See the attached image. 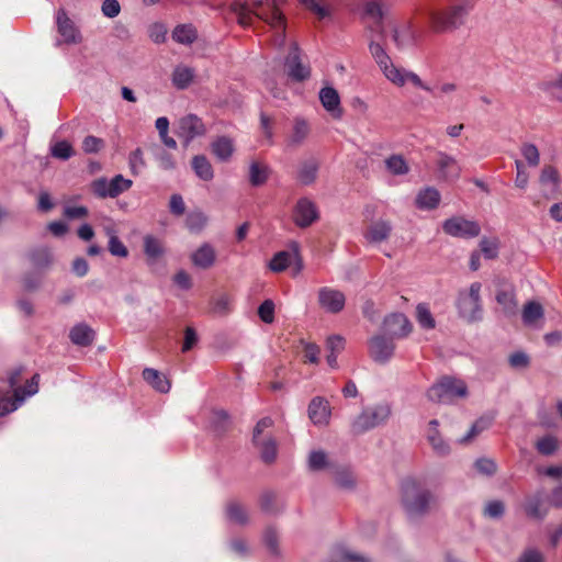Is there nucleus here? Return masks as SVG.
Here are the masks:
<instances>
[{"instance_id":"nucleus-1","label":"nucleus","mask_w":562,"mask_h":562,"mask_svg":"<svg viewBox=\"0 0 562 562\" xmlns=\"http://www.w3.org/2000/svg\"><path fill=\"white\" fill-rule=\"evenodd\" d=\"M474 0H454L446 7L429 13L430 27L435 33H451L467 23L474 9Z\"/></svg>"},{"instance_id":"nucleus-2","label":"nucleus","mask_w":562,"mask_h":562,"mask_svg":"<svg viewBox=\"0 0 562 562\" xmlns=\"http://www.w3.org/2000/svg\"><path fill=\"white\" fill-rule=\"evenodd\" d=\"M431 498V493L415 480L407 479L402 483V503L409 517L427 513Z\"/></svg>"},{"instance_id":"nucleus-3","label":"nucleus","mask_w":562,"mask_h":562,"mask_svg":"<svg viewBox=\"0 0 562 562\" xmlns=\"http://www.w3.org/2000/svg\"><path fill=\"white\" fill-rule=\"evenodd\" d=\"M480 282H473L469 290H461L458 294L456 306L459 316L469 323L477 322L482 318Z\"/></svg>"},{"instance_id":"nucleus-4","label":"nucleus","mask_w":562,"mask_h":562,"mask_svg":"<svg viewBox=\"0 0 562 562\" xmlns=\"http://www.w3.org/2000/svg\"><path fill=\"white\" fill-rule=\"evenodd\" d=\"M467 395V384L461 380L450 376H443L427 391L429 401L443 404L452 403L454 398L465 397Z\"/></svg>"},{"instance_id":"nucleus-5","label":"nucleus","mask_w":562,"mask_h":562,"mask_svg":"<svg viewBox=\"0 0 562 562\" xmlns=\"http://www.w3.org/2000/svg\"><path fill=\"white\" fill-rule=\"evenodd\" d=\"M391 406L386 403L366 407L352 422L351 430L356 435L363 434L387 422Z\"/></svg>"},{"instance_id":"nucleus-6","label":"nucleus","mask_w":562,"mask_h":562,"mask_svg":"<svg viewBox=\"0 0 562 562\" xmlns=\"http://www.w3.org/2000/svg\"><path fill=\"white\" fill-rule=\"evenodd\" d=\"M375 40H371L369 43V50L372 55L373 59L382 70L383 75L394 85L396 86H404V80L401 77V68H397L392 63L390 56L385 52V48L381 42H384L385 37L383 40H380L378 36Z\"/></svg>"},{"instance_id":"nucleus-7","label":"nucleus","mask_w":562,"mask_h":562,"mask_svg":"<svg viewBox=\"0 0 562 562\" xmlns=\"http://www.w3.org/2000/svg\"><path fill=\"white\" fill-rule=\"evenodd\" d=\"M133 184V181L124 178L122 175H116L111 180L102 177L95 179L91 183L93 194L101 199L116 198L123 192L127 191Z\"/></svg>"},{"instance_id":"nucleus-8","label":"nucleus","mask_w":562,"mask_h":562,"mask_svg":"<svg viewBox=\"0 0 562 562\" xmlns=\"http://www.w3.org/2000/svg\"><path fill=\"white\" fill-rule=\"evenodd\" d=\"M442 231L451 237L470 239L480 235L481 226L476 221L452 216L442 223Z\"/></svg>"},{"instance_id":"nucleus-9","label":"nucleus","mask_w":562,"mask_h":562,"mask_svg":"<svg viewBox=\"0 0 562 562\" xmlns=\"http://www.w3.org/2000/svg\"><path fill=\"white\" fill-rule=\"evenodd\" d=\"M370 357L378 363H386L394 355V339L387 335H375L369 340Z\"/></svg>"},{"instance_id":"nucleus-10","label":"nucleus","mask_w":562,"mask_h":562,"mask_svg":"<svg viewBox=\"0 0 562 562\" xmlns=\"http://www.w3.org/2000/svg\"><path fill=\"white\" fill-rule=\"evenodd\" d=\"M56 25L63 43L68 45L81 43L82 36L79 29L64 9H59L56 13Z\"/></svg>"},{"instance_id":"nucleus-11","label":"nucleus","mask_w":562,"mask_h":562,"mask_svg":"<svg viewBox=\"0 0 562 562\" xmlns=\"http://www.w3.org/2000/svg\"><path fill=\"white\" fill-rule=\"evenodd\" d=\"M286 74L294 81H304L310 78L311 69L302 64L300 59V48L296 43L291 45L289 55L285 58Z\"/></svg>"},{"instance_id":"nucleus-12","label":"nucleus","mask_w":562,"mask_h":562,"mask_svg":"<svg viewBox=\"0 0 562 562\" xmlns=\"http://www.w3.org/2000/svg\"><path fill=\"white\" fill-rule=\"evenodd\" d=\"M346 303L345 294L334 288L324 286L318 290V304L327 313H339Z\"/></svg>"},{"instance_id":"nucleus-13","label":"nucleus","mask_w":562,"mask_h":562,"mask_svg":"<svg viewBox=\"0 0 562 562\" xmlns=\"http://www.w3.org/2000/svg\"><path fill=\"white\" fill-rule=\"evenodd\" d=\"M383 331L389 337L404 338L412 331V324L402 313H393L384 318Z\"/></svg>"},{"instance_id":"nucleus-14","label":"nucleus","mask_w":562,"mask_h":562,"mask_svg":"<svg viewBox=\"0 0 562 562\" xmlns=\"http://www.w3.org/2000/svg\"><path fill=\"white\" fill-rule=\"evenodd\" d=\"M294 222L300 227H308L318 218L316 204L308 198H301L294 207Z\"/></svg>"},{"instance_id":"nucleus-15","label":"nucleus","mask_w":562,"mask_h":562,"mask_svg":"<svg viewBox=\"0 0 562 562\" xmlns=\"http://www.w3.org/2000/svg\"><path fill=\"white\" fill-rule=\"evenodd\" d=\"M288 0H269V10H261L258 12V18L270 24L274 29L284 31L285 18L281 11Z\"/></svg>"},{"instance_id":"nucleus-16","label":"nucleus","mask_w":562,"mask_h":562,"mask_svg":"<svg viewBox=\"0 0 562 562\" xmlns=\"http://www.w3.org/2000/svg\"><path fill=\"white\" fill-rule=\"evenodd\" d=\"M204 132L205 127L202 120L194 114H188L179 121V135L186 138L187 143L203 135Z\"/></svg>"},{"instance_id":"nucleus-17","label":"nucleus","mask_w":562,"mask_h":562,"mask_svg":"<svg viewBox=\"0 0 562 562\" xmlns=\"http://www.w3.org/2000/svg\"><path fill=\"white\" fill-rule=\"evenodd\" d=\"M311 133V124L302 116H295L288 134L286 143L291 147L301 146Z\"/></svg>"},{"instance_id":"nucleus-18","label":"nucleus","mask_w":562,"mask_h":562,"mask_svg":"<svg viewBox=\"0 0 562 562\" xmlns=\"http://www.w3.org/2000/svg\"><path fill=\"white\" fill-rule=\"evenodd\" d=\"M308 417L314 425H327L330 418L328 402L321 396L314 397L308 405Z\"/></svg>"},{"instance_id":"nucleus-19","label":"nucleus","mask_w":562,"mask_h":562,"mask_svg":"<svg viewBox=\"0 0 562 562\" xmlns=\"http://www.w3.org/2000/svg\"><path fill=\"white\" fill-rule=\"evenodd\" d=\"M364 14L366 16L372 20L370 25V30L372 33H375L380 40H383L385 34V27L383 22V10L379 2L376 1H368L364 4Z\"/></svg>"},{"instance_id":"nucleus-20","label":"nucleus","mask_w":562,"mask_h":562,"mask_svg":"<svg viewBox=\"0 0 562 562\" xmlns=\"http://www.w3.org/2000/svg\"><path fill=\"white\" fill-rule=\"evenodd\" d=\"M216 260V251L214 247L209 244H202L191 255L192 263L200 269H209L211 268Z\"/></svg>"},{"instance_id":"nucleus-21","label":"nucleus","mask_w":562,"mask_h":562,"mask_svg":"<svg viewBox=\"0 0 562 562\" xmlns=\"http://www.w3.org/2000/svg\"><path fill=\"white\" fill-rule=\"evenodd\" d=\"M437 167L445 179H458L461 173V167L450 155L439 151L437 154Z\"/></svg>"},{"instance_id":"nucleus-22","label":"nucleus","mask_w":562,"mask_h":562,"mask_svg":"<svg viewBox=\"0 0 562 562\" xmlns=\"http://www.w3.org/2000/svg\"><path fill=\"white\" fill-rule=\"evenodd\" d=\"M319 162L315 158L303 160L297 168L296 179L302 186L312 184L318 173Z\"/></svg>"},{"instance_id":"nucleus-23","label":"nucleus","mask_w":562,"mask_h":562,"mask_svg":"<svg viewBox=\"0 0 562 562\" xmlns=\"http://www.w3.org/2000/svg\"><path fill=\"white\" fill-rule=\"evenodd\" d=\"M439 423L437 419H431L429 422V429L427 432V439L434 449V451L441 457L448 456L450 453V446L446 440L440 436L438 431Z\"/></svg>"},{"instance_id":"nucleus-24","label":"nucleus","mask_w":562,"mask_h":562,"mask_svg":"<svg viewBox=\"0 0 562 562\" xmlns=\"http://www.w3.org/2000/svg\"><path fill=\"white\" fill-rule=\"evenodd\" d=\"M319 100L323 106L333 114L334 117L341 116L340 98L336 89L325 87L319 91Z\"/></svg>"},{"instance_id":"nucleus-25","label":"nucleus","mask_w":562,"mask_h":562,"mask_svg":"<svg viewBox=\"0 0 562 562\" xmlns=\"http://www.w3.org/2000/svg\"><path fill=\"white\" fill-rule=\"evenodd\" d=\"M293 259L297 260L296 272L299 273L302 270V262L296 251L290 252L283 250L277 252L270 260L269 268L273 272H282L291 265Z\"/></svg>"},{"instance_id":"nucleus-26","label":"nucleus","mask_w":562,"mask_h":562,"mask_svg":"<svg viewBox=\"0 0 562 562\" xmlns=\"http://www.w3.org/2000/svg\"><path fill=\"white\" fill-rule=\"evenodd\" d=\"M69 339L74 345L87 347L93 342L94 331L87 324L79 323L70 329Z\"/></svg>"},{"instance_id":"nucleus-27","label":"nucleus","mask_w":562,"mask_h":562,"mask_svg":"<svg viewBox=\"0 0 562 562\" xmlns=\"http://www.w3.org/2000/svg\"><path fill=\"white\" fill-rule=\"evenodd\" d=\"M551 100L562 103V72L546 79L539 86Z\"/></svg>"},{"instance_id":"nucleus-28","label":"nucleus","mask_w":562,"mask_h":562,"mask_svg":"<svg viewBox=\"0 0 562 562\" xmlns=\"http://www.w3.org/2000/svg\"><path fill=\"white\" fill-rule=\"evenodd\" d=\"M194 76L195 71L193 68L184 65H178L172 71L171 81L178 90H184L191 85Z\"/></svg>"},{"instance_id":"nucleus-29","label":"nucleus","mask_w":562,"mask_h":562,"mask_svg":"<svg viewBox=\"0 0 562 562\" xmlns=\"http://www.w3.org/2000/svg\"><path fill=\"white\" fill-rule=\"evenodd\" d=\"M393 41L398 48L413 45L416 41V32L411 23H406L401 27L393 26Z\"/></svg>"},{"instance_id":"nucleus-30","label":"nucleus","mask_w":562,"mask_h":562,"mask_svg":"<svg viewBox=\"0 0 562 562\" xmlns=\"http://www.w3.org/2000/svg\"><path fill=\"white\" fill-rule=\"evenodd\" d=\"M391 231L392 227L390 223L385 221H378L368 227L364 237L368 241L376 244L387 239Z\"/></svg>"},{"instance_id":"nucleus-31","label":"nucleus","mask_w":562,"mask_h":562,"mask_svg":"<svg viewBox=\"0 0 562 562\" xmlns=\"http://www.w3.org/2000/svg\"><path fill=\"white\" fill-rule=\"evenodd\" d=\"M440 202V193L435 188H425L416 196V205L420 210H432Z\"/></svg>"},{"instance_id":"nucleus-32","label":"nucleus","mask_w":562,"mask_h":562,"mask_svg":"<svg viewBox=\"0 0 562 562\" xmlns=\"http://www.w3.org/2000/svg\"><path fill=\"white\" fill-rule=\"evenodd\" d=\"M143 379L160 393H167L170 390V382L168 379L155 369H144Z\"/></svg>"},{"instance_id":"nucleus-33","label":"nucleus","mask_w":562,"mask_h":562,"mask_svg":"<svg viewBox=\"0 0 562 562\" xmlns=\"http://www.w3.org/2000/svg\"><path fill=\"white\" fill-rule=\"evenodd\" d=\"M144 252L149 263L155 262L165 254V248L160 239L153 235H146L143 239Z\"/></svg>"},{"instance_id":"nucleus-34","label":"nucleus","mask_w":562,"mask_h":562,"mask_svg":"<svg viewBox=\"0 0 562 562\" xmlns=\"http://www.w3.org/2000/svg\"><path fill=\"white\" fill-rule=\"evenodd\" d=\"M212 153L222 161H226L234 153V145L231 138L222 136L216 138L212 145Z\"/></svg>"},{"instance_id":"nucleus-35","label":"nucleus","mask_w":562,"mask_h":562,"mask_svg":"<svg viewBox=\"0 0 562 562\" xmlns=\"http://www.w3.org/2000/svg\"><path fill=\"white\" fill-rule=\"evenodd\" d=\"M198 37L196 29L192 24H180L172 31V38L179 44L190 45Z\"/></svg>"},{"instance_id":"nucleus-36","label":"nucleus","mask_w":562,"mask_h":562,"mask_svg":"<svg viewBox=\"0 0 562 562\" xmlns=\"http://www.w3.org/2000/svg\"><path fill=\"white\" fill-rule=\"evenodd\" d=\"M525 512L535 519H542L547 515V509H542V493L538 492L527 497L525 502Z\"/></svg>"},{"instance_id":"nucleus-37","label":"nucleus","mask_w":562,"mask_h":562,"mask_svg":"<svg viewBox=\"0 0 562 562\" xmlns=\"http://www.w3.org/2000/svg\"><path fill=\"white\" fill-rule=\"evenodd\" d=\"M192 169L194 170L195 175L204 181H210L214 177L213 167L209 159L203 155L193 157Z\"/></svg>"},{"instance_id":"nucleus-38","label":"nucleus","mask_w":562,"mask_h":562,"mask_svg":"<svg viewBox=\"0 0 562 562\" xmlns=\"http://www.w3.org/2000/svg\"><path fill=\"white\" fill-rule=\"evenodd\" d=\"M308 468L312 471H321L325 469H334L327 453L323 450H313L308 454Z\"/></svg>"},{"instance_id":"nucleus-39","label":"nucleus","mask_w":562,"mask_h":562,"mask_svg":"<svg viewBox=\"0 0 562 562\" xmlns=\"http://www.w3.org/2000/svg\"><path fill=\"white\" fill-rule=\"evenodd\" d=\"M543 317V308L537 302H528L522 310V321L527 326H536V323Z\"/></svg>"},{"instance_id":"nucleus-40","label":"nucleus","mask_w":562,"mask_h":562,"mask_svg":"<svg viewBox=\"0 0 562 562\" xmlns=\"http://www.w3.org/2000/svg\"><path fill=\"white\" fill-rule=\"evenodd\" d=\"M24 402V396L21 395V387L14 390L13 398L0 397V416H5L18 409Z\"/></svg>"},{"instance_id":"nucleus-41","label":"nucleus","mask_w":562,"mask_h":562,"mask_svg":"<svg viewBox=\"0 0 562 562\" xmlns=\"http://www.w3.org/2000/svg\"><path fill=\"white\" fill-rule=\"evenodd\" d=\"M335 482L344 490H353L356 487V477L351 470L347 467L335 469Z\"/></svg>"},{"instance_id":"nucleus-42","label":"nucleus","mask_w":562,"mask_h":562,"mask_svg":"<svg viewBox=\"0 0 562 562\" xmlns=\"http://www.w3.org/2000/svg\"><path fill=\"white\" fill-rule=\"evenodd\" d=\"M269 177V168L259 162H251L249 167V181L251 186L259 187L266 183Z\"/></svg>"},{"instance_id":"nucleus-43","label":"nucleus","mask_w":562,"mask_h":562,"mask_svg":"<svg viewBox=\"0 0 562 562\" xmlns=\"http://www.w3.org/2000/svg\"><path fill=\"white\" fill-rule=\"evenodd\" d=\"M385 167L394 176H404L409 171L406 160L401 155H392L386 158Z\"/></svg>"},{"instance_id":"nucleus-44","label":"nucleus","mask_w":562,"mask_h":562,"mask_svg":"<svg viewBox=\"0 0 562 562\" xmlns=\"http://www.w3.org/2000/svg\"><path fill=\"white\" fill-rule=\"evenodd\" d=\"M260 450L261 459L266 463H271L277 458V443L269 437L267 439H259V443L256 445Z\"/></svg>"},{"instance_id":"nucleus-45","label":"nucleus","mask_w":562,"mask_h":562,"mask_svg":"<svg viewBox=\"0 0 562 562\" xmlns=\"http://www.w3.org/2000/svg\"><path fill=\"white\" fill-rule=\"evenodd\" d=\"M207 223V216L201 211L190 212L186 218V226L192 233H200Z\"/></svg>"},{"instance_id":"nucleus-46","label":"nucleus","mask_w":562,"mask_h":562,"mask_svg":"<svg viewBox=\"0 0 562 562\" xmlns=\"http://www.w3.org/2000/svg\"><path fill=\"white\" fill-rule=\"evenodd\" d=\"M227 518L236 524L245 525L248 520L246 509L237 502H231L226 506Z\"/></svg>"},{"instance_id":"nucleus-47","label":"nucleus","mask_w":562,"mask_h":562,"mask_svg":"<svg viewBox=\"0 0 562 562\" xmlns=\"http://www.w3.org/2000/svg\"><path fill=\"white\" fill-rule=\"evenodd\" d=\"M492 424L491 418H479L470 428V430L467 432L465 436H463L459 442L460 443H468L473 438H475L477 435H480L482 431L487 429Z\"/></svg>"},{"instance_id":"nucleus-48","label":"nucleus","mask_w":562,"mask_h":562,"mask_svg":"<svg viewBox=\"0 0 562 562\" xmlns=\"http://www.w3.org/2000/svg\"><path fill=\"white\" fill-rule=\"evenodd\" d=\"M417 322L424 329L435 328L436 322L425 304H418L416 307Z\"/></svg>"},{"instance_id":"nucleus-49","label":"nucleus","mask_w":562,"mask_h":562,"mask_svg":"<svg viewBox=\"0 0 562 562\" xmlns=\"http://www.w3.org/2000/svg\"><path fill=\"white\" fill-rule=\"evenodd\" d=\"M331 562H369L363 555L352 553L344 548H338L333 552Z\"/></svg>"},{"instance_id":"nucleus-50","label":"nucleus","mask_w":562,"mask_h":562,"mask_svg":"<svg viewBox=\"0 0 562 562\" xmlns=\"http://www.w3.org/2000/svg\"><path fill=\"white\" fill-rule=\"evenodd\" d=\"M496 301L499 305L503 306L504 312L507 315L514 314L516 311V302L515 296L512 291L502 290L496 295Z\"/></svg>"},{"instance_id":"nucleus-51","label":"nucleus","mask_w":562,"mask_h":562,"mask_svg":"<svg viewBox=\"0 0 562 562\" xmlns=\"http://www.w3.org/2000/svg\"><path fill=\"white\" fill-rule=\"evenodd\" d=\"M539 181L543 186H551L552 188H557L560 182L557 168L553 166H544L541 170Z\"/></svg>"},{"instance_id":"nucleus-52","label":"nucleus","mask_w":562,"mask_h":562,"mask_svg":"<svg viewBox=\"0 0 562 562\" xmlns=\"http://www.w3.org/2000/svg\"><path fill=\"white\" fill-rule=\"evenodd\" d=\"M50 154L55 158L67 160L74 155V149L68 142L60 140L52 146Z\"/></svg>"},{"instance_id":"nucleus-53","label":"nucleus","mask_w":562,"mask_h":562,"mask_svg":"<svg viewBox=\"0 0 562 562\" xmlns=\"http://www.w3.org/2000/svg\"><path fill=\"white\" fill-rule=\"evenodd\" d=\"M537 450L543 456H551L558 448V440L553 436H546L537 441Z\"/></svg>"},{"instance_id":"nucleus-54","label":"nucleus","mask_w":562,"mask_h":562,"mask_svg":"<svg viewBox=\"0 0 562 562\" xmlns=\"http://www.w3.org/2000/svg\"><path fill=\"white\" fill-rule=\"evenodd\" d=\"M521 155L526 159L527 164L531 167H536L540 162V154L536 145L527 143L521 146Z\"/></svg>"},{"instance_id":"nucleus-55","label":"nucleus","mask_w":562,"mask_h":562,"mask_svg":"<svg viewBox=\"0 0 562 562\" xmlns=\"http://www.w3.org/2000/svg\"><path fill=\"white\" fill-rule=\"evenodd\" d=\"M31 261L37 268L47 267L52 262V255L47 248H38L31 254Z\"/></svg>"},{"instance_id":"nucleus-56","label":"nucleus","mask_w":562,"mask_h":562,"mask_svg":"<svg viewBox=\"0 0 562 562\" xmlns=\"http://www.w3.org/2000/svg\"><path fill=\"white\" fill-rule=\"evenodd\" d=\"M258 315L266 324H271L274 319V303L271 300L263 301L258 307Z\"/></svg>"},{"instance_id":"nucleus-57","label":"nucleus","mask_w":562,"mask_h":562,"mask_svg":"<svg viewBox=\"0 0 562 562\" xmlns=\"http://www.w3.org/2000/svg\"><path fill=\"white\" fill-rule=\"evenodd\" d=\"M130 166L132 173L137 175L139 170L145 167V161L143 158V151L140 148H136L130 154L128 157Z\"/></svg>"},{"instance_id":"nucleus-58","label":"nucleus","mask_w":562,"mask_h":562,"mask_svg":"<svg viewBox=\"0 0 562 562\" xmlns=\"http://www.w3.org/2000/svg\"><path fill=\"white\" fill-rule=\"evenodd\" d=\"M104 145V142L95 136L89 135L82 142V149L87 154L98 153Z\"/></svg>"},{"instance_id":"nucleus-59","label":"nucleus","mask_w":562,"mask_h":562,"mask_svg":"<svg viewBox=\"0 0 562 562\" xmlns=\"http://www.w3.org/2000/svg\"><path fill=\"white\" fill-rule=\"evenodd\" d=\"M108 249L112 256L126 258L128 256L127 247L120 240V238H111L108 244Z\"/></svg>"},{"instance_id":"nucleus-60","label":"nucleus","mask_w":562,"mask_h":562,"mask_svg":"<svg viewBox=\"0 0 562 562\" xmlns=\"http://www.w3.org/2000/svg\"><path fill=\"white\" fill-rule=\"evenodd\" d=\"M509 364L514 369H525L529 366V357L524 351H516L508 358Z\"/></svg>"},{"instance_id":"nucleus-61","label":"nucleus","mask_w":562,"mask_h":562,"mask_svg":"<svg viewBox=\"0 0 562 562\" xmlns=\"http://www.w3.org/2000/svg\"><path fill=\"white\" fill-rule=\"evenodd\" d=\"M167 29L161 23H155L149 27V37L156 44L164 43L166 41Z\"/></svg>"},{"instance_id":"nucleus-62","label":"nucleus","mask_w":562,"mask_h":562,"mask_svg":"<svg viewBox=\"0 0 562 562\" xmlns=\"http://www.w3.org/2000/svg\"><path fill=\"white\" fill-rule=\"evenodd\" d=\"M321 349L313 342H304V358L311 363H318Z\"/></svg>"},{"instance_id":"nucleus-63","label":"nucleus","mask_w":562,"mask_h":562,"mask_svg":"<svg viewBox=\"0 0 562 562\" xmlns=\"http://www.w3.org/2000/svg\"><path fill=\"white\" fill-rule=\"evenodd\" d=\"M156 159L159 167L164 170H171L175 168V160L172 156L161 148L156 151Z\"/></svg>"},{"instance_id":"nucleus-64","label":"nucleus","mask_w":562,"mask_h":562,"mask_svg":"<svg viewBox=\"0 0 562 562\" xmlns=\"http://www.w3.org/2000/svg\"><path fill=\"white\" fill-rule=\"evenodd\" d=\"M169 210L176 216H181L184 214L186 204L180 194H172L170 196Z\"/></svg>"}]
</instances>
